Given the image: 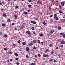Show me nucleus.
Here are the masks:
<instances>
[{
	"label": "nucleus",
	"mask_w": 65,
	"mask_h": 65,
	"mask_svg": "<svg viewBox=\"0 0 65 65\" xmlns=\"http://www.w3.org/2000/svg\"><path fill=\"white\" fill-rule=\"evenodd\" d=\"M62 21L63 22H65V19H63L62 20Z\"/></svg>",
	"instance_id": "nucleus-25"
},
{
	"label": "nucleus",
	"mask_w": 65,
	"mask_h": 65,
	"mask_svg": "<svg viewBox=\"0 0 65 65\" xmlns=\"http://www.w3.org/2000/svg\"><path fill=\"white\" fill-rule=\"evenodd\" d=\"M59 7L60 8H61V6H59Z\"/></svg>",
	"instance_id": "nucleus-60"
},
{
	"label": "nucleus",
	"mask_w": 65,
	"mask_h": 65,
	"mask_svg": "<svg viewBox=\"0 0 65 65\" xmlns=\"http://www.w3.org/2000/svg\"><path fill=\"white\" fill-rule=\"evenodd\" d=\"M36 1L37 3H39L40 4H42V2H40V1Z\"/></svg>",
	"instance_id": "nucleus-1"
},
{
	"label": "nucleus",
	"mask_w": 65,
	"mask_h": 65,
	"mask_svg": "<svg viewBox=\"0 0 65 65\" xmlns=\"http://www.w3.org/2000/svg\"><path fill=\"white\" fill-rule=\"evenodd\" d=\"M38 56L39 57H40V54H38Z\"/></svg>",
	"instance_id": "nucleus-33"
},
{
	"label": "nucleus",
	"mask_w": 65,
	"mask_h": 65,
	"mask_svg": "<svg viewBox=\"0 0 65 65\" xmlns=\"http://www.w3.org/2000/svg\"><path fill=\"white\" fill-rule=\"evenodd\" d=\"M61 43L62 44H65V42L64 41H62L61 42Z\"/></svg>",
	"instance_id": "nucleus-7"
},
{
	"label": "nucleus",
	"mask_w": 65,
	"mask_h": 65,
	"mask_svg": "<svg viewBox=\"0 0 65 65\" xmlns=\"http://www.w3.org/2000/svg\"><path fill=\"white\" fill-rule=\"evenodd\" d=\"M50 17L51 18H52V17H53V15H50Z\"/></svg>",
	"instance_id": "nucleus-50"
},
{
	"label": "nucleus",
	"mask_w": 65,
	"mask_h": 65,
	"mask_svg": "<svg viewBox=\"0 0 65 65\" xmlns=\"http://www.w3.org/2000/svg\"><path fill=\"white\" fill-rule=\"evenodd\" d=\"M33 45V44H32V43H30L29 44V45H30V46H31V45Z\"/></svg>",
	"instance_id": "nucleus-19"
},
{
	"label": "nucleus",
	"mask_w": 65,
	"mask_h": 65,
	"mask_svg": "<svg viewBox=\"0 0 65 65\" xmlns=\"http://www.w3.org/2000/svg\"><path fill=\"white\" fill-rule=\"evenodd\" d=\"M57 17V14H54V18L55 19V18Z\"/></svg>",
	"instance_id": "nucleus-12"
},
{
	"label": "nucleus",
	"mask_w": 65,
	"mask_h": 65,
	"mask_svg": "<svg viewBox=\"0 0 65 65\" xmlns=\"http://www.w3.org/2000/svg\"><path fill=\"white\" fill-rule=\"evenodd\" d=\"M50 62H52V61H53V59H51L50 60H49Z\"/></svg>",
	"instance_id": "nucleus-34"
},
{
	"label": "nucleus",
	"mask_w": 65,
	"mask_h": 65,
	"mask_svg": "<svg viewBox=\"0 0 65 65\" xmlns=\"http://www.w3.org/2000/svg\"><path fill=\"white\" fill-rule=\"evenodd\" d=\"M14 18L15 20L17 19V18H18V17H17V15H14Z\"/></svg>",
	"instance_id": "nucleus-10"
},
{
	"label": "nucleus",
	"mask_w": 65,
	"mask_h": 65,
	"mask_svg": "<svg viewBox=\"0 0 65 65\" xmlns=\"http://www.w3.org/2000/svg\"><path fill=\"white\" fill-rule=\"evenodd\" d=\"M15 7L16 8H19V7L18 6H17Z\"/></svg>",
	"instance_id": "nucleus-32"
},
{
	"label": "nucleus",
	"mask_w": 65,
	"mask_h": 65,
	"mask_svg": "<svg viewBox=\"0 0 65 65\" xmlns=\"http://www.w3.org/2000/svg\"><path fill=\"white\" fill-rule=\"evenodd\" d=\"M43 57H49V56L48 55H45V54H44L43 55Z\"/></svg>",
	"instance_id": "nucleus-2"
},
{
	"label": "nucleus",
	"mask_w": 65,
	"mask_h": 65,
	"mask_svg": "<svg viewBox=\"0 0 65 65\" xmlns=\"http://www.w3.org/2000/svg\"><path fill=\"white\" fill-rule=\"evenodd\" d=\"M19 64H20V63L18 62H17L16 63V64H17V65H19Z\"/></svg>",
	"instance_id": "nucleus-38"
},
{
	"label": "nucleus",
	"mask_w": 65,
	"mask_h": 65,
	"mask_svg": "<svg viewBox=\"0 0 65 65\" xmlns=\"http://www.w3.org/2000/svg\"><path fill=\"white\" fill-rule=\"evenodd\" d=\"M3 15L4 16V17H6V14H3Z\"/></svg>",
	"instance_id": "nucleus-22"
},
{
	"label": "nucleus",
	"mask_w": 65,
	"mask_h": 65,
	"mask_svg": "<svg viewBox=\"0 0 65 65\" xmlns=\"http://www.w3.org/2000/svg\"><path fill=\"white\" fill-rule=\"evenodd\" d=\"M33 42L34 43H36V41L35 40H34L33 41Z\"/></svg>",
	"instance_id": "nucleus-20"
},
{
	"label": "nucleus",
	"mask_w": 65,
	"mask_h": 65,
	"mask_svg": "<svg viewBox=\"0 0 65 65\" xmlns=\"http://www.w3.org/2000/svg\"><path fill=\"white\" fill-rule=\"evenodd\" d=\"M13 46H16L15 44H14Z\"/></svg>",
	"instance_id": "nucleus-59"
},
{
	"label": "nucleus",
	"mask_w": 65,
	"mask_h": 65,
	"mask_svg": "<svg viewBox=\"0 0 65 65\" xmlns=\"http://www.w3.org/2000/svg\"><path fill=\"white\" fill-rule=\"evenodd\" d=\"M26 33L28 34V35L30 34V32H29V31H27L26 32Z\"/></svg>",
	"instance_id": "nucleus-11"
},
{
	"label": "nucleus",
	"mask_w": 65,
	"mask_h": 65,
	"mask_svg": "<svg viewBox=\"0 0 65 65\" xmlns=\"http://www.w3.org/2000/svg\"><path fill=\"white\" fill-rule=\"evenodd\" d=\"M63 36L64 37V38H65V34L63 35Z\"/></svg>",
	"instance_id": "nucleus-45"
},
{
	"label": "nucleus",
	"mask_w": 65,
	"mask_h": 65,
	"mask_svg": "<svg viewBox=\"0 0 65 65\" xmlns=\"http://www.w3.org/2000/svg\"><path fill=\"white\" fill-rule=\"evenodd\" d=\"M49 10H51V8H50V6H49Z\"/></svg>",
	"instance_id": "nucleus-42"
},
{
	"label": "nucleus",
	"mask_w": 65,
	"mask_h": 65,
	"mask_svg": "<svg viewBox=\"0 0 65 65\" xmlns=\"http://www.w3.org/2000/svg\"><path fill=\"white\" fill-rule=\"evenodd\" d=\"M58 28L59 30H61V28L60 26L58 27Z\"/></svg>",
	"instance_id": "nucleus-16"
},
{
	"label": "nucleus",
	"mask_w": 65,
	"mask_h": 65,
	"mask_svg": "<svg viewBox=\"0 0 65 65\" xmlns=\"http://www.w3.org/2000/svg\"><path fill=\"white\" fill-rule=\"evenodd\" d=\"M55 18L56 21H58L59 20V18L57 17Z\"/></svg>",
	"instance_id": "nucleus-17"
},
{
	"label": "nucleus",
	"mask_w": 65,
	"mask_h": 65,
	"mask_svg": "<svg viewBox=\"0 0 65 65\" xmlns=\"http://www.w3.org/2000/svg\"><path fill=\"white\" fill-rule=\"evenodd\" d=\"M64 4L65 3L64 2H62L61 3V5L62 6H64Z\"/></svg>",
	"instance_id": "nucleus-6"
},
{
	"label": "nucleus",
	"mask_w": 65,
	"mask_h": 65,
	"mask_svg": "<svg viewBox=\"0 0 65 65\" xmlns=\"http://www.w3.org/2000/svg\"><path fill=\"white\" fill-rule=\"evenodd\" d=\"M35 6L36 7H38V6H37V5H35Z\"/></svg>",
	"instance_id": "nucleus-54"
},
{
	"label": "nucleus",
	"mask_w": 65,
	"mask_h": 65,
	"mask_svg": "<svg viewBox=\"0 0 65 65\" xmlns=\"http://www.w3.org/2000/svg\"><path fill=\"white\" fill-rule=\"evenodd\" d=\"M2 3L3 4H4L5 3L4 2H2Z\"/></svg>",
	"instance_id": "nucleus-55"
},
{
	"label": "nucleus",
	"mask_w": 65,
	"mask_h": 65,
	"mask_svg": "<svg viewBox=\"0 0 65 65\" xmlns=\"http://www.w3.org/2000/svg\"><path fill=\"white\" fill-rule=\"evenodd\" d=\"M5 24H2V26H3V27H4L5 26Z\"/></svg>",
	"instance_id": "nucleus-30"
},
{
	"label": "nucleus",
	"mask_w": 65,
	"mask_h": 65,
	"mask_svg": "<svg viewBox=\"0 0 65 65\" xmlns=\"http://www.w3.org/2000/svg\"><path fill=\"white\" fill-rule=\"evenodd\" d=\"M9 54H12V53L11 52H9Z\"/></svg>",
	"instance_id": "nucleus-35"
},
{
	"label": "nucleus",
	"mask_w": 65,
	"mask_h": 65,
	"mask_svg": "<svg viewBox=\"0 0 65 65\" xmlns=\"http://www.w3.org/2000/svg\"><path fill=\"white\" fill-rule=\"evenodd\" d=\"M12 59H11L10 60V61H11V62H12Z\"/></svg>",
	"instance_id": "nucleus-53"
},
{
	"label": "nucleus",
	"mask_w": 65,
	"mask_h": 65,
	"mask_svg": "<svg viewBox=\"0 0 65 65\" xmlns=\"http://www.w3.org/2000/svg\"><path fill=\"white\" fill-rule=\"evenodd\" d=\"M26 50L27 52H29V51H30V48L28 47H27L26 48Z\"/></svg>",
	"instance_id": "nucleus-3"
},
{
	"label": "nucleus",
	"mask_w": 65,
	"mask_h": 65,
	"mask_svg": "<svg viewBox=\"0 0 65 65\" xmlns=\"http://www.w3.org/2000/svg\"><path fill=\"white\" fill-rule=\"evenodd\" d=\"M27 11H28V12H29V11H30V10H27Z\"/></svg>",
	"instance_id": "nucleus-63"
},
{
	"label": "nucleus",
	"mask_w": 65,
	"mask_h": 65,
	"mask_svg": "<svg viewBox=\"0 0 65 65\" xmlns=\"http://www.w3.org/2000/svg\"><path fill=\"white\" fill-rule=\"evenodd\" d=\"M35 58H37V55H35Z\"/></svg>",
	"instance_id": "nucleus-49"
},
{
	"label": "nucleus",
	"mask_w": 65,
	"mask_h": 65,
	"mask_svg": "<svg viewBox=\"0 0 65 65\" xmlns=\"http://www.w3.org/2000/svg\"><path fill=\"white\" fill-rule=\"evenodd\" d=\"M23 45H25L26 44V43L25 42H23L22 43Z\"/></svg>",
	"instance_id": "nucleus-23"
},
{
	"label": "nucleus",
	"mask_w": 65,
	"mask_h": 65,
	"mask_svg": "<svg viewBox=\"0 0 65 65\" xmlns=\"http://www.w3.org/2000/svg\"><path fill=\"white\" fill-rule=\"evenodd\" d=\"M40 36H43V34H40Z\"/></svg>",
	"instance_id": "nucleus-24"
},
{
	"label": "nucleus",
	"mask_w": 65,
	"mask_h": 65,
	"mask_svg": "<svg viewBox=\"0 0 65 65\" xmlns=\"http://www.w3.org/2000/svg\"><path fill=\"white\" fill-rule=\"evenodd\" d=\"M15 60H19V59L18 58H16Z\"/></svg>",
	"instance_id": "nucleus-46"
},
{
	"label": "nucleus",
	"mask_w": 65,
	"mask_h": 65,
	"mask_svg": "<svg viewBox=\"0 0 65 65\" xmlns=\"http://www.w3.org/2000/svg\"><path fill=\"white\" fill-rule=\"evenodd\" d=\"M38 43H40V41L39 40H38Z\"/></svg>",
	"instance_id": "nucleus-43"
},
{
	"label": "nucleus",
	"mask_w": 65,
	"mask_h": 65,
	"mask_svg": "<svg viewBox=\"0 0 65 65\" xmlns=\"http://www.w3.org/2000/svg\"><path fill=\"white\" fill-rule=\"evenodd\" d=\"M54 52H53V51H52V52H51V53L52 54V55H53V54H54Z\"/></svg>",
	"instance_id": "nucleus-39"
},
{
	"label": "nucleus",
	"mask_w": 65,
	"mask_h": 65,
	"mask_svg": "<svg viewBox=\"0 0 65 65\" xmlns=\"http://www.w3.org/2000/svg\"><path fill=\"white\" fill-rule=\"evenodd\" d=\"M53 45L52 44H49V46H51V47H52V46H53Z\"/></svg>",
	"instance_id": "nucleus-26"
},
{
	"label": "nucleus",
	"mask_w": 65,
	"mask_h": 65,
	"mask_svg": "<svg viewBox=\"0 0 65 65\" xmlns=\"http://www.w3.org/2000/svg\"><path fill=\"white\" fill-rule=\"evenodd\" d=\"M15 24L14 23H12V26H13V25H15Z\"/></svg>",
	"instance_id": "nucleus-51"
},
{
	"label": "nucleus",
	"mask_w": 65,
	"mask_h": 65,
	"mask_svg": "<svg viewBox=\"0 0 65 65\" xmlns=\"http://www.w3.org/2000/svg\"><path fill=\"white\" fill-rule=\"evenodd\" d=\"M30 22L34 24H36V22L33 21H31Z\"/></svg>",
	"instance_id": "nucleus-4"
},
{
	"label": "nucleus",
	"mask_w": 65,
	"mask_h": 65,
	"mask_svg": "<svg viewBox=\"0 0 65 65\" xmlns=\"http://www.w3.org/2000/svg\"><path fill=\"white\" fill-rule=\"evenodd\" d=\"M2 32H0V35H1V34H2Z\"/></svg>",
	"instance_id": "nucleus-48"
},
{
	"label": "nucleus",
	"mask_w": 65,
	"mask_h": 65,
	"mask_svg": "<svg viewBox=\"0 0 65 65\" xmlns=\"http://www.w3.org/2000/svg\"><path fill=\"white\" fill-rule=\"evenodd\" d=\"M31 29L32 30H34V29H35L34 27H31Z\"/></svg>",
	"instance_id": "nucleus-29"
},
{
	"label": "nucleus",
	"mask_w": 65,
	"mask_h": 65,
	"mask_svg": "<svg viewBox=\"0 0 65 65\" xmlns=\"http://www.w3.org/2000/svg\"><path fill=\"white\" fill-rule=\"evenodd\" d=\"M54 62H57V61L56 60H54Z\"/></svg>",
	"instance_id": "nucleus-57"
},
{
	"label": "nucleus",
	"mask_w": 65,
	"mask_h": 65,
	"mask_svg": "<svg viewBox=\"0 0 65 65\" xmlns=\"http://www.w3.org/2000/svg\"><path fill=\"white\" fill-rule=\"evenodd\" d=\"M27 13H28V12H25L24 13V14H27Z\"/></svg>",
	"instance_id": "nucleus-14"
},
{
	"label": "nucleus",
	"mask_w": 65,
	"mask_h": 65,
	"mask_svg": "<svg viewBox=\"0 0 65 65\" xmlns=\"http://www.w3.org/2000/svg\"><path fill=\"white\" fill-rule=\"evenodd\" d=\"M33 34H36V33L35 32H34L33 33Z\"/></svg>",
	"instance_id": "nucleus-56"
},
{
	"label": "nucleus",
	"mask_w": 65,
	"mask_h": 65,
	"mask_svg": "<svg viewBox=\"0 0 65 65\" xmlns=\"http://www.w3.org/2000/svg\"><path fill=\"white\" fill-rule=\"evenodd\" d=\"M33 48L34 50H36V47H33Z\"/></svg>",
	"instance_id": "nucleus-40"
},
{
	"label": "nucleus",
	"mask_w": 65,
	"mask_h": 65,
	"mask_svg": "<svg viewBox=\"0 0 65 65\" xmlns=\"http://www.w3.org/2000/svg\"><path fill=\"white\" fill-rule=\"evenodd\" d=\"M15 30H17V29L16 28L14 29Z\"/></svg>",
	"instance_id": "nucleus-64"
},
{
	"label": "nucleus",
	"mask_w": 65,
	"mask_h": 65,
	"mask_svg": "<svg viewBox=\"0 0 65 65\" xmlns=\"http://www.w3.org/2000/svg\"><path fill=\"white\" fill-rule=\"evenodd\" d=\"M43 25H46V23H45V22H44L43 23Z\"/></svg>",
	"instance_id": "nucleus-36"
},
{
	"label": "nucleus",
	"mask_w": 65,
	"mask_h": 65,
	"mask_svg": "<svg viewBox=\"0 0 65 65\" xmlns=\"http://www.w3.org/2000/svg\"><path fill=\"white\" fill-rule=\"evenodd\" d=\"M7 21L8 22H10V19H8L7 20Z\"/></svg>",
	"instance_id": "nucleus-21"
},
{
	"label": "nucleus",
	"mask_w": 65,
	"mask_h": 65,
	"mask_svg": "<svg viewBox=\"0 0 65 65\" xmlns=\"http://www.w3.org/2000/svg\"><path fill=\"white\" fill-rule=\"evenodd\" d=\"M63 34H64V33H60V35H63Z\"/></svg>",
	"instance_id": "nucleus-44"
},
{
	"label": "nucleus",
	"mask_w": 65,
	"mask_h": 65,
	"mask_svg": "<svg viewBox=\"0 0 65 65\" xmlns=\"http://www.w3.org/2000/svg\"><path fill=\"white\" fill-rule=\"evenodd\" d=\"M55 32V30H54L52 29L50 31V33H51L53 34L54 32Z\"/></svg>",
	"instance_id": "nucleus-5"
},
{
	"label": "nucleus",
	"mask_w": 65,
	"mask_h": 65,
	"mask_svg": "<svg viewBox=\"0 0 65 65\" xmlns=\"http://www.w3.org/2000/svg\"><path fill=\"white\" fill-rule=\"evenodd\" d=\"M62 48V47H63V45H62L60 46Z\"/></svg>",
	"instance_id": "nucleus-47"
},
{
	"label": "nucleus",
	"mask_w": 65,
	"mask_h": 65,
	"mask_svg": "<svg viewBox=\"0 0 65 65\" xmlns=\"http://www.w3.org/2000/svg\"><path fill=\"white\" fill-rule=\"evenodd\" d=\"M47 51H46H46H45V53H47Z\"/></svg>",
	"instance_id": "nucleus-62"
},
{
	"label": "nucleus",
	"mask_w": 65,
	"mask_h": 65,
	"mask_svg": "<svg viewBox=\"0 0 65 65\" xmlns=\"http://www.w3.org/2000/svg\"><path fill=\"white\" fill-rule=\"evenodd\" d=\"M1 10H2V11H3V10H4V9H1Z\"/></svg>",
	"instance_id": "nucleus-58"
},
{
	"label": "nucleus",
	"mask_w": 65,
	"mask_h": 65,
	"mask_svg": "<svg viewBox=\"0 0 65 65\" xmlns=\"http://www.w3.org/2000/svg\"><path fill=\"white\" fill-rule=\"evenodd\" d=\"M21 29H24L25 28V26L24 25H22L21 26Z\"/></svg>",
	"instance_id": "nucleus-8"
},
{
	"label": "nucleus",
	"mask_w": 65,
	"mask_h": 65,
	"mask_svg": "<svg viewBox=\"0 0 65 65\" xmlns=\"http://www.w3.org/2000/svg\"><path fill=\"white\" fill-rule=\"evenodd\" d=\"M28 6L29 8H31V6L30 5H28Z\"/></svg>",
	"instance_id": "nucleus-18"
},
{
	"label": "nucleus",
	"mask_w": 65,
	"mask_h": 65,
	"mask_svg": "<svg viewBox=\"0 0 65 65\" xmlns=\"http://www.w3.org/2000/svg\"><path fill=\"white\" fill-rule=\"evenodd\" d=\"M59 12L60 13H63V12L62 11L60 10V11H59Z\"/></svg>",
	"instance_id": "nucleus-15"
},
{
	"label": "nucleus",
	"mask_w": 65,
	"mask_h": 65,
	"mask_svg": "<svg viewBox=\"0 0 65 65\" xmlns=\"http://www.w3.org/2000/svg\"><path fill=\"white\" fill-rule=\"evenodd\" d=\"M31 65H36V64H35L34 63H31Z\"/></svg>",
	"instance_id": "nucleus-28"
},
{
	"label": "nucleus",
	"mask_w": 65,
	"mask_h": 65,
	"mask_svg": "<svg viewBox=\"0 0 65 65\" xmlns=\"http://www.w3.org/2000/svg\"><path fill=\"white\" fill-rule=\"evenodd\" d=\"M26 57L27 59H28V58H29V56L28 55H26Z\"/></svg>",
	"instance_id": "nucleus-27"
},
{
	"label": "nucleus",
	"mask_w": 65,
	"mask_h": 65,
	"mask_svg": "<svg viewBox=\"0 0 65 65\" xmlns=\"http://www.w3.org/2000/svg\"><path fill=\"white\" fill-rule=\"evenodd\" d=\"M14 55L15 56H17V57H18V54L17 53H15L14 54Z\"/></svg>",
	"instance_id": "nucleus-13"
},
{
	"label": "nucleus",
	"mask_w": 65,
	"mask_h": 65,
	"mask_svg": "<svg viewBox=\"0 0 65 65\" xmlns=\"http://www.w3.org/2000/svg\"><path fill=\"white\" fill-rule=\"evenodd\" d=\"M58 47H57L56 48V49L58 50Z\"/></svg>",
	"instance_id": "nucleus-52"
},
{
	"label": "nucleus",
	"mask_w": 65,
	"mask_h": 65,
	"mask_svg": "<svg viewBox=\"0 0 65 65\" xmlns=\"http://www.w3.org/2000/svg\"><path fill=\"white\" fill-rule=\"evenodd\" d=\"M7 49H6V48H5L4 49V51H6V50H7Z\"/></svg>",
	"instance_id": "nucleus-37"
},
{
	"label": "nucleus",
	"mask_w": 65,
	"mask_h": 65,
	"mask_svg": "<svg viewBox=\"0 0 65 65\" xmlns=\"http://www.w3.org/2000/svg\"><path fill=\"white\" fill-rule=\"evenodd\" d=\"M18 43H20V42H21V41L20 40H19L18 41Z\"/></svg>",
	"instance_id": "nucleus-41"
},
{
	"label": "nucleus",
	"mask_w": 65,
	"mask_h": 65,
	"mask_svg": "<svg viewBox=\"0 0 65 65\" xmlns=\"http://www.w3.org/2000/svg\"><path fill=\"white\" fill-rule=\"evenodd\" d=\"M51 1H52V2H54V0H51Z\"/></svg>",
	"instance_id": "nucleus-61"
},
{
	"label": "nucleus",
	"mask_w": 65,
	"mask_h": 65,
	"mask_svg": "<svg viewBox=\"0 0 65 65\" xmlns=\"http://www.w3.org/2000/svg\"><path fill=\"white\" fill-rule=\"evenodd\" d=\"M28 1L29 2H32V0H28Z\"/></svg>",
	"instance_id": "nucleus-31"
},
{
	"label": "nucleus",
	"mask_w": 65,
	"mask_h": 65,
	"mask_svg": "<svg viewBox=\"0 0 65 65\" xmlns=\"http://www.w3.org/2000/svg\"><path fill=\"white\" fill-rule=\"evenodd\" d=\"M7 37V34H5L4 35V36L3 37H5V38H6Z\"/></svg>",
	"instance_id": "nucleus-9"
}]
</instances>
